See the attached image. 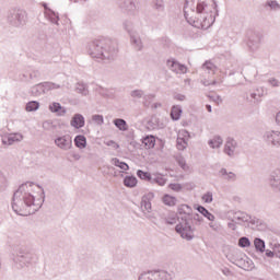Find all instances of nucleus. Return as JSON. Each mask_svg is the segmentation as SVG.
I'll return each instance as SVG.
<instances>
[{
  "label": "nucleus",
  "instance_id": "dca6fc26",
  "mask_svg": "<svg viewBox=\"0 0 280 280\" xmlns=\"http://www.w3.org/2000/svg\"><path fill=\"white\" fill-rule=\"evenodd\" d=\"M269 184L276 191H280V168L273 171L269 178Z\"/></svg>",
  "mask_w": 280,
  "mask_h": 280
},
{
  "label": "nucleus",
  "instance_id": "37998d69",
  "mask_svg": "<svg viewBox=\"0 0 280 280\" xmlns=\"http://www.w3.org/2000/svg\"><path fill=\"white\" fill-rule=\"evenodd\" d=\"M202 69L205 71H208V73H215V65H213V62H211V61H206L202 65Z\"/></svg>",
  "mask_w": 280,
  "mask_h": 280
},
{
  "label": "nucleus",
  "instance_id": "052dcab7",
  "mask_svg": "<svg viewBox=\"0 0 280 280\" xmlns=\"http://www.w3.org/2000/svg\"><path fill=\"white\" fill-rule=\"evenodd\" d=\"M268 84H270L273 88H279L280 86V82L279 80L275 79V78H270L268 79Z\"/></svg>",
  "mask_w": 280,
  "mask_h": 280
},
{
  "label": "nucleus",
  "instance_id": "bf43d9fd",
  "mask_svg": "<svg viewBox=\"0 0 280 280\" xmlns=\"http://www.w3.org/2000/svg\"><path fill=\"white\" fill-rule=\"evenodd\" d=\"M168 187L172 189V191H182L183 185L180 184H170Z\"/></svg>",
  "mask_w": 280,
  "mask_h": 280
},
{
  "label": "nucleus",
  "instance_id": "f03ea898",
  "mask_svg": "<svg viewBox=\"0 0 280 280\" xmlns=\"http://www.w3.org/2000/svg\"><path fill=\"white\" fill-rule=\"evenodd\" d=\"M33 185L34 183L26 182L14 191L11 207L18 215H32L43 207V203L36 206V197L28 190Z\"/></svg>",
  "mask_w": 280,
  "mask_h": 280
},
{
  "label": "nucleus",
  "instance_id": "e433bc0d",
  "mask_svg": "<svg viewBox=\"0 0 280 280\" xmlns=\"http://www.w3.org/2000/svg\"><path fill=\"white\" fill-rule=\"evenodd\" d=\"M44 94H45V92H44L43 85L40 83L31 88V95H34V97H38Z\"/></svg>",
  "mask_w": 280,
  "mask_h": 280
},
{
  "label": "nucleus",
  "instance_id": "de8ad7c7",
  "mask_svg": "<svg viewBox=\"0 0 280 280\" xmlns=\"http://www.w3.org/2000/svg\"><path fill=\"white\" fill-rule=\"evenodd\" d=\"M266 5L270 8V10H280V4L277 0H269L266 2Z\"/></svg>",
  "mask_w": 280,
  "mask_h": 280
},
{
  "label": "nucleus",
  "instance_id": "ddd939ff",
  "mask_svg": "<svg viewBox=\"0 0 280 280\" xmlns=\"http://www.w3.org/2000/svg\"><path fill=\"white\" fill-rule=\"evenodd\" d=\"M152 200H154V192H148L141 198V210L143 213H152Z\"/></svg>",
  "mask_w": 280,
  "mask_h": 280
},
{
  "label": "nucleus",
  "instance_id": "49530a36",
  "mask_svg": "<svg viewBox=\"0 0 280 280\" xmlns=\"http://www.w3.org/2000/svg\"><path fill=\"white\" fill-rule=\"evenodd\" d=\"M92 121L96 124V126H104V116L100 114L92 115Z\"/></svg>",
  "mask_w": 280,
  "mask_h": 280
},
{
  "label": "nucleus",
  "instance_id": "c756f323",
  "mask_svg": "<svg viewBox=\"0 0 280 280\" xmlns=\"http://www.w3.org/2000/svg\"><path fill=\"white\" fill-rule=\"evenodd\" d=\"M221 176H225V180H229L230 183H235L237 180V175L233 172H228L226 168H221L220 171Z\"/></svg>",
  "mask_w": 280,
  "mask_h": 280
},
{
  "label": "nucleus",
  "instance_id": "774afa93",
  "mask_svg": "<svg viewBox=\"0 0 280 280\" xmlns=\"http://www.w3.org/2000/svg\"><path fill=\"white\" fill-rule=\"evenodd\" d=\"M208 97H209L212 102H222V97H221L220 95H218V96L208 95Z\"/></svg>",
  "mask_w": 280,
  "mask_h": 280
},
{
  "label": "nucleus",
  "instance_id": "a878e982",
  "mask_svg": "<svg viewBox=\"0 0 280 280\" xmlns=\"http://www.w3.org/2000/svg\"><path fill=\"white\" fill-rule=\"evenodd\" d=\"M74 145L79 148V150H84V148H86V137H84V135L75 136Z\"/></svg>",
  "mask_w": 280,
  "mask_h": 280
},
{
  "label": "nucleus",
  "instance_id": "aec40b11",
  "mask_svg": "<svg viewBox=\"0 0 280 280\" xmlns=\"http://www.w3.org/2000/svg\"><path fill=\"white\" fill-rule=\"evenodd\" d=\"M50 113H58L59 117L67 115V109L60 103L54 102L49 105Z\"/></svg>",
  "mask_w": 280,
  "mask_h": 280
},
{
  "label": "nucleus",
  "instance_id": "f257e3e1",
  "mask_svg": "<svg viewBox=\"0 0 280 280\" xmlns=\"http://www.w3.org/2000/svg\"><path fill=\"white\" fill-rule=\"evenodd\" d=\"M218 4L214 0H186L184 16L189 25H200L202 30H209L215 23Z\"/></svg>",
  "mask_w": 280,
  "mask_h": 280
},
{
  "label": "nucleus",
  "instance_id": "72a5a7b5",
  "mask_svg": "<svg viewBox=\"0 0 280 280\" xmlns=\"http://www.w3.org/2000/svg\"><path fill=\"white\" fill-rule=\"evenodd\" d=\"M40 84L44 93H47L48 91H54L56 89H60V84H56L54 82H43Z\"/></svg>",
  "mask_w": 280,
  "mask_h": 280
},
{
  "label": "nucleus",
  "instance_id": "f3484780",
  "mask_svg": "<svg viewBox=\"0 0 280 280\" xmlns=\"http://www.w3.org/2000/svg\"><path fill=\"white\" fill-rule=\"evenodd\" d=\"M45 16L48 19V21H50V23H54V25H59L58 21H60V15L56 11L48 8L47 4H45Z\"/></svg>",
  "mask_w": 280,
  "mask_h": 280
},
{
  "label": "nucleus",
  "instance_id": "b1692460",
  "mask_svg": "<svg viewBox=\"0 0 280 280\" xmlns=\"http://www.w3.org/2000/svg\"><path fill=\"white\" fill-rule=\"evenodd\" d=\"M142 143L148 150H152V148L156 145V138H154V136L152 135L145 136L144 138H142Z\"/></svg>",
  "mask_w": 280,
  "mask_h": 280
},
{
  "label": "nucleus",
  "instance_id": "0eeeda50",
  "mask_svg": "<svg viewBox=\"0 0 280 280\" xmlns=\"http://www.w3.org/2000/svg\"><path fill=\"white\" fill-rule=\"evenodd\" d=\"M235 220L238 222H246L250 224V226H255L257 231H266L268 229V224H266L264 220L252 217L250 214L243 211L235 212Z\"/></svg>",
  "mask_w": 280,
  "mask_h": 280
},
{
  "label": "nucleus",
  "instance_id": "473e14b6",
  "mask_svg": "<svg viewBox=\"0 0 280 280\" xmlns=\"http://www.w3.org/2000/svg\"><path fill=\"white\" fill-rule=\"evenodd\" d=\"M112 163L113 165H115V167H119V170H124V172H128V170H130V166L128 165V163L121 162L118 158L112 159Z\"/></svg>",
  "mask_w": 280,
  "mask_h": 280
},
{
  "label": "nucleus",
  "instance_id": "79ce46f5",
  "mask_svg": "<svg viewBox=\"0 0 280 280\" xmlns=\"http://www.w3.org/2000/svg\"><path fill=\"white\" fill-rule=\"evenodd\" d=\"M238 246H240V248H249L250 238H248L247 236H243V237L238 238Z\"/></svg>",
  "mask_w": 280,
  "mask_h": 280
},
{
  "label": "nucleus",
  "instance_id": "ea45409f",
  "mask_svg": "<svg viewBox=\"0 0 280 280\" xmlns=\"http://www.w3.org/2000/svg\"><path fill=\"white\" fill-rule=\"evenodd\" d=\"M153 8L158 12H165V1L164 0H153Z\"/></svg>",
  "mask_w": 280,
  "mask_h": 280
},
{
  "label": "nucleus",
  "instance_id": "9d476101",
  "mask_svg": "<svg viewBox=\"0 0 280 280\" xmlns=\"http://www.w3.org/2000/svg\"><path fill=\"white\" fill-rule=\"evenodd\" d=\"M55 145L60 150H71L73 148V139L70 135L59 136L55 139Z\"/></svg>",
  "mask_w": 280,
  "mask_h": 280
},
{
  "label": "nucleus",
  "instance_id": "8fccbe9b",
  "mask_svg": "<svg viewBox=\"0 0 280 280\" xmlns=\"http://www.w3.org/2000/svg\"><path fill=\"white\" fill-rule=\"evenodd\" d=\"M151 183H155L156 185H160V187H164V185H166L167 183V179L163 177H155V178H152Z\"/></svg>",
  "mask_w": 280,
  "mask_h": 280
},
{
  "label": "nucleus",
  "instance_id": "69168bd1",
  "mask_svg": "<svg viewBox=\"0 0 280 280\" xmlns=\"http://www.w3.org/2000/svg\"><path fill=\"white\" fill-rule=\"evenodd\" d=\"M210 229H212V231H215L217 233L220 231V225H218L217 223H209Z\"/></svg>",
  "mask_w": 280,
  "mask_h": 280
},
{
  "label": "nucleus",
  "instance_id": "2eb2a0df",
  "mask_svg": "<svg viewBox=\"0 0 280 280\" xmlns=\"http://www.w3.org/2000/svg\"><path fill=\"white\" fill-rule=\"evenodd\" d=\"M168 68L174 73H187V66L176 61V60H167Z\"/></svg>",
  "mask_w": 280,
  "mask_h": 280
},
{
  "label": "nucleus",
  "instance_id": "4468645a",
  "mask_svg": "<svg viewBox=\"0 0 280 280\" xmlns=\"http://www.w3.org/2000/svg\"><path fill=\"white\" fill-rule=\"evenodd\" d=\"M86 124V120L84 119V116L82 114H74L70 120V126L72 128H75L77 130H80V128H84Z\"/></svg>",
  "mask_w": 280,
  "mask_h": 280
},
{
  "label": "nucleus",
  "instance_id": "c03bdc74",
  "mask_svg": "<svg viewBox=\"0 0 280 280\" xmlns=\"http://www.w3.org/2000/svg\"><path fill=\"white\" fill-rule=\"evenodd\" d=\"M237 224H242V221L235 219L234 212L233 219L231 220V222L228 223V229H230L231 231H237Z\"/></svg>",
  "mask_w": 280,
  "mask_h": 280
},
{
  "label": "nucleus",
  "instance_id": "5fc2aeb1",
  "mask_svg": "<svg viewBox=\"0 0 280 280\" xmlns=\"http://www.w3.org/2000/svg\"><path fill=\"white\" fill-rule=\"evenodd\" d=\"M164 222H165V224H168V225L173 226V224H176L177 219L174 215L173 217H167V218L164 219Z\"/></svg>",
  "mask_w": 280,
  "mask_h": 280
},
{
  "label": "nucleus",
  "instance_id": "864d4df0",
  "mask_svg": "<svg viewBox=\"0 0 280 280\" xmlns=\"http://www.w3.org/2000/svg\"><path fill=\"white\" fill-rule=\"evenodd\" d=\"M224 153L228 154V156H235V149L231 148L229 144H225Z\"/></svg>",
  "mask_w": 280,
  "mask_h": 280
},
{
  "label": "nucleus",
  "instance_id": "6ab92c4d",
  "mask_svg": "<svg viewBox=\"0 0 280 280\" xmlns=\"http://www.w3.org/2000/svg\"><path fill=\"white\" fill-rule=\"evenodd\" d=\"M148 280H172V273L167 271H151V277Z\"/></svg>",
  "mask_w": 280,
  "mask_h": 280
},
{
  "label": "nucleus",
  "instance_id": "5701e85b",
  "mask_svg": "<svg viewBox=\"0 0 280 280\" xmlns=\"http://www.w3.org/2000/svg\"><path fill=\"white\" fill-rule=\"evenodd\" d=\"M196 210L198 211V213H201V215H203V218H207V220H209L210 222H213V220H215V215H213V213L209 212V210L207 208H205L203 206L198 205L196 207Z\"/></svg>",
  "mask_w": 280,
  "mask_h": 280
},
{
  "label": "nucleus",
  "instance_id": "58836bf2",
  "mask_svg": "<svg viewBox=\"0 0 280 280\" xmlns=\"http://www.w3.org/2000/svg\"><path fill=\"white\" fill-rule=\"evenodd\" d=\"M75 91L81 95H84V96L89 95V88L84 83H77Z\"/></svg>",
  "mask_w": 280,
  "mask_h": 280
},
{
  "label": "nucleus",
  "instance_id": "6e6d98bb",
  "mask_svg": "<svg viewBox=\"0 0 280 280\" xmlns=\"http://www.w3.org/2000/svg\"><path fill=\"white\" fill-rule=\"evenodd\" d=\"M225 144L231 147L232 150H235V148H237V141H235V139H233V138H228Z\"/></svg>",
  "mask_w": 280,
  "mask_h": 280
},
{
  "label": "nucleus",
  "instance_id": "423d86ee",
  "mask_svg": "<svg viewBox=\"0 0 280 280\" xmlns=\"http://www.w3.org/2000/svg\"><path fill=\"white\" fill-rule=\"evenodd\" d=\"M13 261L18 268H26L27 266H32V264H36L38 256L25 247H20Z\"/></svg>",
  "mask_w": 280,
  "mask_h": 280
},
{
  "label": "nucleus",
  "instance_id": "a211bd4d",
  "mask_svg": "<svg viewBox=\"0 0 280 280\" xmlns=\"http://www.w3.org/2000/svg\"><path fill=\"white\" fill-rule=\"evenodd\" d=\"M130 43L136 49V51H141L143 49V42L141 40V37L137 33H130Z\"/></svg>",
  "mask_w": 280,
  "mask_h": 280
},
{
  "label": "nucleus",
  "instance_id": "7ed1b4c3",
  "mask_svg": "<svg viewBox=\"0 0 280 280\" xmlns=\"http://www.w3.org/2000/svg\"><path fill=\"white\" fill-rule=\"evenodd\" d=\"M88 51L92 58L112 60L117 56V43L106 37L94 39L89 43Z\"/></svg>",
  "mask_w": 280,
  "mask_h": 280
},
{
  "label": "nucleus",
  "instance_id": "7c9ffc66",
  "mask_svg": "<svg viewBox=\"0 0 280 280\" xmlns=\"http://www.w3.org/2000/svg\"><path fill=\"white\" fill-rule=\"evenodd\" d=\"M162 201L164 205H166V207H175L177 199L172 195L165 194L162 198Z\"/></svg>",
  "mask_w": 280,
  "mask_h": 280
},
{
  "label": "nucleus",
  "instance_id": "bb28decb",
  "mask_svg": "<svg viewBox=\"0 0 280 280\" xmlns=\"http://www.w3.org/2000/svg\"><path fill=\"white\" fill-rule=\"evenodd\" d=\"M114 126H116V128H118V130H120L121 132H126V130H128V122L122 119V118H115L113 120Z\"/></svg>",
  "mask_w": 280,
  "mask_h": 280
},
{
  "label": "nucleus",
  "instance_id": "9b49d317",
  "mask_svg": "<svg viewBox=\"0 0 280 280\" xmlns=\"http://www.w3.org/2000/svg\"><path fill=\"white\" fill-rule=\"evenodd\" d=\"M260 43H261V35L259 33L250 31L248 33V42H247V47L250 49V51H256V49H259Z\"/></svg>",
  "mask_w": 280,
  "mask_h": 280
},
{
  "label": "nucleus",
  "instance_id": "c85d7f7f",
  "mask_svg": "<svg viewBox=\"0 0 280 280\" xmlns=\"http://www.w3.org/2000/svg\"><path fill=\"white\" fill-rule=\"evenodd\" d=\"M254 246L257 253H266V242L260 237L254 240Z\"/></svg>",
  "mask_w": 280,
  "mask_h": 280
},
{
  "label": "nucleus",
  "instance_id": "13d9d810",
  "mask_svg": "<svg viewBox=\"0 0 280 280\" xmlns=\"http://www.w3.org/2000/svg\"><path fill=\"white\" fill-rule=\"evenodd\" d=\"M173 100H176L177 102H185V100H187V96H185V94L175 93L173 95Z\"/></svg>",
  "mask_w": 280,
  "mask_h": 280
},
{
  "label": "nucleus",
  "instance_id": "c9c22d12",
  "mask_svg": "<svg viewBox=\"0 0 280 280\" xmlns=\"http://www.w3.org/2000/svg\"><path fill=\"white\" fill-rule=\"evenodd\" d=\"M43 129L54 132V130L58 129V124L54 122V120H46L43 122Z\"/></svg>",
  "mask_w": 280,
  "mask_h": 280
},
{
  "label": "nucleus",
  "instance_id": "1a4fd4ad",
  "mask_svg": "<svg viewBox=\"0 0 280 280\" xmlns=\"http://www.w3.org/2000/svg\"><path fill=\"white\" fill-rule=\"evenodd\" d=\"M234 265L242 270H253L255 268V264L253 260L246 256V254H241V256L236 257L234 260Z\"/></svg>",
  "mask_w": 280,
  "mask_h": 280
},
{
  "label": "nucleus",
  "instance_id": "603ef678",
  "mask_svg": "<svg viewBox=\"0 0 280 280\" xmlns=\"http://www.w3.org/2000/svg\"><path fill=\"white\" fill-rule=\"evenodd\" d=\"M124 28L126 30V32H128L129 36H130V34H135V32L132 31V22L125 21Z\"/></svg>",
  "mask_w": 280,
  "mask_h": 280
},
{
  "label": "nucleus",
  "instance_id": "4c0bfd02",
  "mask_svg": "<svg viewBox=\"0 0 280 280\" xmlns=\"http://www.w3.org/2000/svg\"><path fill=\"white\" fill-rule=\"evenodd\" d=\"M16 141H23V135L21 133H12L8 137V145H12V143H16Z\"/></svg>",
  "mask_w": 280,
  "mask_h": 280
},
{
  "label": "nucleus",
  "instance_id": "20e7f679",
  "mask_svg": "<svg viewBox=\"0 0 280 280\" xmlns=\"http://www.w3.org/2000/svg\"><path fill=\"white\" fill-rule=\"evenodd\" d=\"M180 220L182 222L175 226V231L183 240L191 242L194 240V233H196V228L191 226V224L200 226L205 222V219L198 213H191L190 217H182Z\"/></svg>",
  "mask_w": 280,
  "mask_h": 280
},
{
  "label": "nucleus",
  "instance_id": "6e6552de",
  "mask_svg": "<svg viewBox=\"0 0 280 280\" xmlns=\"http://www.w3.org/2000/svg\"><path fill=\"white\" fill-rule=\"evenodd\" d=\"M117 5L125 14L135 15L137 12L135 0H117Z\"/></svg>",
  "mask_w": 280,
  "mask_h": 280
},
{
  "label": "nucleus",
  "instance_id": "cd10ccee",
  "mask_svg": "<svg viewBox=\"0 0 280 280\" xmlns=\"http://www.w3.org/2000/svg\"><path fill=\"white\" fill-rule=\"evenodd\" d=\"M177 211H178L179 215H184V218L191 217V213L194 212V210L191 209V207H189V205L179 206Z\"/></svg>",
  "mask_w": 280,
  "mask_h": 280
},
{
  "label": "nucleus",
  "instance_id": "393cba45",
  "mask_svg": "<svg viewBox=\"0 0 280 280\" xmlns=\"http://www.w3.org/2000/svg\"><path fill=\"white\" fill-rule=\"evenodd\" d=\"M222 143H224V140L220 136H214L213 139H210L208 141V145H210V148H212V150L221 148Z\"/></svg>",
  "mask_w": 280,
  "mask_h": 280
},
{
  "label": "nucleus",
  "instance_id": "4d7b16f0",
  "mask_svg": "<svg viewBox=\"0 0 280 280\" xmlns=\"http://www.w3.org/2000/svg\"><path fill=\"white\" fill-rule=\"evenodd\" d=\"M160 43L163 47H170L172 45V39H170L168 37H162L160 39Z\"/></svg>",
  "mask_w": 280,
  "mask_h": 280
},
{
  "label": "nucleus",
  "instance_id": "3c124183",
  "mask_svg": "<svg viewBox=\"0 0 280 280\" xmlns=\"http://www.w3.org/2000/svg\"><path fill=\"white\" fill-rule=\"evenodd\" d=\"M130 95L136 100H141V97H143V90H133Z\"/></svg>",
  "mask_w": 280,
  "mask_h": 280
},
{
  "label": "nucleus",
  "instance_id": "0e129e2a",
  "mask_svg": "<svg viewBox=\"0 0 280 280\" xmlns=\"http://www.w3.org/2000/svg\"><path fill=\"white\" fill-rule=\"evenodd\" d=\"M265 255H266V257H269L272 259V257H275V255H276L275 249H272V250L265 249Z\"/></svg>",
  "mask_w": 280,
  "mask_h": 280
},
{
  "label": "nucleus",
  "instance_id": "412c9836",
  "mask_svg": "<svg viewBox=\"0 0 280 280\" xmlns=\"http://www.w3.org/2000/svg\"><path fill=\"white\" fill-rule=\"evenodd\" d=\"M183 115V107L180 105H173L171 108V119L173 121H178Z\"/></svg>",
  "mask_w": 280,
  "mask_h": 280
},
{
  "label": "nucleus",
  "instance_id": "a18cd8bd",
  "mask_svg": "<svg viewBox=\"0 0 280 280\" xmlns=\"http://www.w3.org/2000/svg\"><path fill=\"white\" fill-rule=\"evenodd\" d=\"M176 148L177 150H186L187 149V140L185 138H177L176 140Z\"/></svg>",
  "mask_w": 280,
  "mask_h": 280
},
{
  "label": "nucleus",
  "instance_id": "680f3d73",
  "mask_svg": "<svg viewBox=\"0 0 280 280\" xmlns=\"http://www.w3.org/2000/svg\"><path fill=\"white\" fill-rule=\"evenodd\" d=\"M97 93H100V95H102L103 97H108V89H104L102 86L97 88Z\"/></svg>",
  "mask_w": 280,
  "mask_h": 280
},
{
  "label": "nucleus",
  "instance_id": "338daca9",
  "mask_svg": "<svg viewBox=\"0 0 280 280\" xmlns=\"http://www.w3.org/2000/svg\"><path fill=\"white\" fill-rule=\"evenodd\" d=\"M130 145H132L136 150H141V143H139V142H137L135 140H132L130 142Z\"/></svg>",
  "mask_w": 280,
  "mask_h": 280
},
{
  "label": "nucleus",
  "instance_id": "e2e57ef3",
  "mask_svg": "<svg viewBox=\"0 0 280 280\" xmlns=\"http://www.w3.org/2000/svg\"><path fill=\"white\" fill-rule=\"evenodd\" d=\"M177 163L182 170H185L187 167V162L185 161V158H178Z\"/></svg>",
  "mask_w": 280,
  "mask_h": 280
},
{
  "label": "nucleus",
  "instance_id": "2f4dec72",
  "mask_svg": "<svg viewBox=\"0 0 280 280\" xmlns=\"http://www.w3.org/2000/svg\"><path fill=\"white\" fill-rule=\"evenodd\" d=\"M136 174L138 178H140V180H147V183H152V174H150V172L138 170Z\"/></svg>",
  "mask_w": 280,
  "mask_h": 280
},
{
  "label": "nucleus",
  "instance_id": "39448f33",
  "mask_svg": "<svg viewBox=\"0 0 280 280\" xmlns=\"http://www.w3.org/2000/svg\"><path fill=\"white\" fill-rule=\"evenodd\" d=\"M7 23L11 27H25L27 25V12L19 8L10 9L7 13Z\"/></svg>",
  "mask_w": 280,
  "mask_h": 280
},
{
  "label": "nucleus",
  "instance_id": "f8f14e48",
  "mask_svg": "<svg viewBox=\"0 0 280 280\" xmlns=\"http://www.w3.org/2000/svg\"><path fill=\"white\" fill-rule=\"evenodd\" d=\"M264 137L268 145L280 148V131H275V130L267 131Z\"/></svg>",
  "mask_w": 280,
  "mask_h": 280
},
{
  "label": "nucleus",
  "instance_id": "4be33fe9",
  "mask_svg": "<svg viewBox=\"0 0 280 280\" xmlns=\"http://www.w3.org/2000/svg\"><path fill=\"white\" fill-rule=\"evenodd\" d=\"M122 183L125 187L132 189L137 187V183H139V180L137 179V177H135V175H127L125 176Z\"/></svg>",
  "mask_w": 280,
  "mask_h": 280
},
{
  "label": "nucleus",
  "instance_id": "f704fd0d",
  "mask_svg": "<svg viewBox=\"0 0 280 280\" xmlns=\"http://www.w3.org/2000/svg\"><path fill=\"white\" fill-rule=\"evenodd\" d=\"M40 108V103L38 101H31L26 104L25 110L27 113H34Z\"/></svg>",
  "mask_w": 280,
  "mask_h": 280
},
{
  "label": "nucleus",
  "instance_id": "09e8293b",
  "mask_svg": "<svg viewBox=\"0 0 280 280\" xmlns=\"http://www.w3.org/2000/svg\"><path fill=\"white\" fill-rule=\"evenodd\" d=\"M202 200L203 202H206L207 205H211V202H213V192L208 191L202 196Z\"/></svg>",
  "mask_w": 280,
  "mask_h": 280
},
{
  "label": "nucleus",
  "instance_id": "a19ab883",
  "mask_svg": "<svg viewBox=\"0 0 280 280\" xmlns=\"http://www.w3.org/2000/svg\"><path fill=\"white\" fill-rule=\"evenodd\" d=\"M27 75H28L30 80H38V78H40V71L32 70L28 73H24L23 74L24 80H27Z\"/></svg>",
  "mask_w": 280,
  "mask_h": 280
}]
</instances>
